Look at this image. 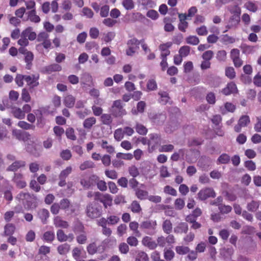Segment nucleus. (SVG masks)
Returning a JSON list of instances; mask_svg holds the SVG:
<instances>
[{
  "instance_id": "obj_1",
  "label": "nucleus",
  "mask_w": 261,
  "mask_h": 261,
  "mask_svg": "<svg viewBox=\"0 0 261 261\" xmlns=\"http://www.w3.org/2000/svg\"><path fill=\"white\" fill-rule=\"evenodd\" d=\"M16 199L21 201L24 206L28 210L35 208L37 206L36 197L29 193L20 192L17 194Z\"/></svg>"
},
{
  "instance_id": "obj_2",
  "label": "nucleus",
  "mask_w": 261,
  "mask_h": 261,
  "mask_svg": "<svg viewBox=\"0 0 261 261\" xmlns=\"http://www.w3.org/2000/svg\"><path fill=\"white\" fill-rule=\"evenodd\" d=\"M156 221L154 220H146L140 222V229L145 233L153 235L156 232Z\"/></svg>"
},
{
  "instance_id": "obj_3",
  "label": "nucleus",
  "mask_w": 261,
  "mask_h": 261,
  "mask_svg": "<svg viewBox=\"0 0 261 261\" xmlns=\"http://www.w3.org/2000/svg\"><path fill=\"white\" fill-rule=\"evenodd\" d=\"M86 214L88 217L91 219H95L99 217L102 214V208L95 202H90L86 206Z\"/></svg>"
},
{
  "instance_id": "obj_4",
  "label": "nucleus",
  "mask_w": 261,
  "mask_h": 261,
  "mask_svg": "<svg viewBox=\"0 0 261 261\" xmlns=\"http://www.w3.org/2000/svg\"><path fill=\"white\" fill-rule=\"evenodd\" d=\"M109 111L111 114L115 117H122L126 114V111L123 109L122 101L120 100L114 101Z\"/></svg>"
},
{
  "instance_id": "obj_5",
  "label": "nucleus",
  "mask_w": 261,
  "mask_h": 261,
  "mask_svg": "<svg viewBox=\"0 0 261 261\" xmlns=\"http://www.w3.org/2000/svg\"><path fill=\"white\" fill-rule=\"evenodd\" d=\"M216 196V193L212 188H205L200 190L197 194L198 198L201 201L205 200L208 198H214Z\"/></svg>"
},
{
  "instance_id": "obj_6",
  "label": "nucleus",
  "mask_w": 261,
  "mask_h": 261,
  "mask_svg": "<svg viewBox=\"0 0 261 261\" xmlns=\"http://www.w3.org/2000/svg\"><path fill=\"white\" fill-rule=\"evenodd\" d=\"M39 74H32L30 75H24V81L27 82V85L29 86L30 90H31L33 88L39 85Z\"/></svg>"
},
{
  "instance_id": "obj_7",
  "label": "nucleus",
  "mask_w": 261,
  "mask_h": 261,
  "mask_svg": "<svg viewBox=\"0 0 261 261\" xmlns=\"http://www.w3.org/2000/svg\"><path fill=\"white\" fill-rule=\"evenodd\" d=\"M97 180L98 176L92 175L89 177L81 179L80 183L84 188L88 189L94 186Z\"/></svg>"
},
{
  "instance_id": "obj_8",
  "label": "nucleus",
  "mask_w": 261,
  "mask_h": 261,
  "mask_svg": "<svg viewBox=\"0 0 261 261\" xmlns=\"http://www.w3.org/2000/svg\"><path fill=\"white\" fill-rule=\"evenodd\" d=\"M250 122V118L247 115L242 116L239 121L238 124L234 127V130L237 133L241 131L242 127L246 126Z\"/></svg>"
},
{
  "instance_id": "obj_9",
  "label": "nucleus",
  "mask_w": 261,
  "mask_h": 261,
  "mask_svg": "<svg viewBox=\"0 0 261 261\" xmlns=\"http://www.w3.org/2000/svg\"><path fill=\"white\" fill-rule=\"evenodd\" d=\"M149 118L156 125H162L166 119V116L165 114H152L149 116Z\"/></svg>"
},
{
  "instance_id": "obj_10",
  "label": "nucleus",
  "mask_w": 261,
  "mask_h": 261,
  "mask_svg": "<svg viewBox=\"0 0 261 261\" xmlns=\"http://www.w3.org/2000/svg\"><path fill=\"white\" fill-rule=\"evenodd\" d=\"M62 66L57 64L53 63L44 67L42 72L46 74H50L53 72H58L62 70Z\"/></svg>"
},
{
  "instance_id": "obj_11",
  "label": "nucleus",
  "mask_w": 261,
  "mask_h": 261,
  "mask_svg": "<svg viewBox=\"0 0 261 261\" xmlns=\"http://www.w3.org/2000/svg\"><path fill=\"white\" fill-rule=\"evenodd\" d=\"M12 181L15 184L16 187L19 189H23L27 186V183L23 179V176L21 173H14Z\"/></svg>"
},
{
  "instance_id": "obj_12",
  "label": "nucleus",
  "mask_w": 261,
  "mask_h": 261,
  "mask_svg": "<svg viewBox=\"0 0 261 261\" xmlns=\"http://www.w3.org/2000/svg\"><path fill=\"white\" fill-rule=\"evenodd\" d=\"M25 165L26 163L24 161H15L13 163H12L7 167L6 171L15 172L19 169L25 167Z\"/></svg>"
},
{
  "instance_id": "obj_13",
  "label": "nucleus",
  "mask_w": 261,
  "mask_h": 261,
  "mask_svg": "<svg viewBox=\"0 0 261 261\" xmlns=\"http://www.w3.org/2000/svg\"><path fill=\"white\" fill-rule=\"evenodd\" d=\"M237 91L236 85L233 82H230L228 83L227 86L223 89L222 93L225 95H228L232 93H237Z\"/></svg>"
},
{
  "instance_id": "obj_14",
  "label": "nucleus",
  "mask_w": 261,
  "mask_h": 261,
  "mask_svg": "<svg viewBox=\"0 0 261 261\" xmlns=\"http://www.w3.org/2000/svg\"><path fill=\"white\" fill-rule=\"evenodd\" d=\"M188 229L189 226L187 223L180 222L174 228V232L177 234L187 233Z\"/></svg>"
},
{
  "instance_id": "obj_15",
  "label": "nucleus",
  "mask_w": 261,
  "mask_h": 261,
  "mask_svg": "<svg viewBox=\"0 0 261 261\" xmlns=\"http://www.w3.org/2000/svg\"><path fill=\"white\" fill-rule=\"evenodd\" d=\"M37 215L43 224H46L47 219L49 217V211L45 208H42L38 210Z\"/></svg>"
},
{
  "instance_id": "obj_16",
  "label": "nucleus",
  "mask_w": 261,
  "mask_h": 261,
  "mask_svg": "<svg viewBox=\"0 0 261 261\" xmlns=\"http://www.w3.org/2000/svg\"><path fill=\"white\" fill-rule=\"evenodd\" d=\"M142 244L149 248L150 249H154L157 247L156 243L149 237L146 236L144 237L142 240Z\"/></svg>"
},
{
  "instance_id": "obj_17",
  "label": "nucleus",
  "mask_w": 261,
  "mask_h": 261,
  "mask_svg": "<svg viewBox=\"0 0 261 261\" xmlns=\"http://www.w3.org/2000/svg\"><path fill=\"white\" fill-rule=\"evenodd\" d=\"M97 144L100 145L102 148L106 150L107 152L111 154L115 152V148L111 145H109L108 142L105 140H99L97 142Z\"/></svg>"
},
{
  "instance_id": "obj_18",
  "label": "nucleus",
  "mask_w": 261,
  "mask_h": 261,
  "mask_svg": "<svg viewBox=\"0 0 261 261\" xmlns=\"http://www.w3.org/2000/svg\"><path fill=\"white\" fill-rule=\"evenodd\" d=\"M54 224L56 227L67 228L69 226L68 222L63 220L60 217L56 216L54 219Z\"/></svg>"
},
{
  "instance_id": "obj_19",
  "label": "nucleus",
  "mask_w": 261,
  "mask_h": 261,
  "mask_svg": "<svg viewBox=\"0 0 261 261\" xmlns=\"http://www.w3.org/2000/svg\"><path fill=\"white\" fill-rule=\"evenodd\" d=\"M100 121L102 124L110 126L113 122V118L110 114H103L100 116Z\"/></svg>"
},
{
  "instance_id": "obj_20",
  "label": "nucleus",
  "mask_w": 261,
  "mask_h": 261,
  "mask_svg": "<svg viewBox=\"0 0 261 261\" xmlns=\"http://www.w3.org/2000/svg\"><path fill=\"white\" fill-rule=\"evenodd\" d=\"M75 98L71 95H67L64 97V104L68 108H73L75 105Z\"/></svg>"
},
{
  "instance_id": "obj_21",
  "label": "nucleus",
  "mask_w": 261,
  "mask_h": 261,
  "mask_svg": "<svg viewBox=\"0 0 261 261\" xmlns=\"http://www.w3.org/2000/svg\"><path fill=\"white\" fill-rule=\"evenodd\" d=\"M161 136L158 134H151L149 135V140L148 144L151 145L153 144V146L161 143Z\"/></svg>"
},
{
  "instance_id": "obj_22",
  "label": "nucleus",
  "mask_w": 261,
  "mask_h": 261,
  "mask_svg": "<svg viewBox=\"0 0 261 261\" xmlns=\"http://www.w3.org/2000/svg\"><path fill=\"white\" fill-rule=\"evenodd\" d=\"M96 122V119L95 117H89L84 121L83 127L86 129H90Z\"/></svg>"
},
{
  "instance_id": "obj_23",
  "label": "nucleus",
  "mask_w": 261,
  "mask_h": 261,
  "mask_svg": "<svg viewBox=\"0 0 261 261\" xmlns=\"http://www.w3.org/2000/svg\"><path fill=\"white\" fill-rule=\"evenodd\" d=\"M158 94L160 96V98L159 99L160 103L162 105H166L168 103H170V98L167 92L161 91L159 92Z\"/></svg>"
},
{
  "instance_id": "obj_24",
  "label": "nucleus",
  "mask_w": 261,
  "mask_h": 261,
  "mask_svg": "<svg viewBox=\"0 0 261 261\" xmlns=\"http://www.w3.org/2000/svg\"><path fill=\"white\" fill-rule=\"evenodd\" d=\"M16 227L14 224L8 223L4 226V235L6 236H12L15 232Z\"/></svg>"
},
{
  "instance_id": "obj_25",
  "label": "nucleus",
  "mask_w": 261,
  "mask_h": 261,
  "mask_svg": "<svg viewBox=\"0 0 261 261\" xmlns=\"http://www.w3.org/2000/svg\"><path fill=\"white\" fill-rule=\"evenodd\" d=\"M23 36H27L30 40H34L36 38V34L33 31V29L31 27H28L22 31Z\"/></svg>"
},
{
  "instance_id": "obj_26",
  "label": "nucleus",
  "mask_w": 261,
  "mask_h": 261,
  "mask_svg": "<svg viewBox=\"0 0 261 261\" xmlns=\"http://www.w3.org/2000/svg\"><path fill=\"white\" fill-rule=\"evenodd\" d=\"M227 9L231 15L240 16L241 15V9L237 5H229L227 7Z\"/></svg>"
},
{
  "instance_id": "obj_27",
  "label": "nucleus",
  "mask_w": 261,
  "mask_h": 261,
  "mask_svg": "<svg viewBox=\"0 0 261 261\" xmlns=\"http://www.w3.org/2000/svg\"><path fill=\"white\" fill-rule=\"evenodd\" d=\"M236 110V106L232 103L227 102L224 104V108H220V112L222 114H225L226 112H233Z\"/></svg>"
},
{
  "instance_id": "obj_28",
  "label": "nucleus",
  "mask_w": 261,
  "mask_h": 261,
  "mask_svg": "<svg viewBox=\"0 0 261 261\" xmlns=\"http://www.w3.org/2000/svg\"><path fill=\"white\" fill-rule=\"evenodd\" d=\"M260 203L258 201L252 200L248 202L247 205V209L251 212H256L259 208Z\"/></svg>"
},
{
  "instance_id": "obj_29",
  "label": "nucleus",
  "mask_w": 261,
  "mask_h": 261,
  "mask_svg": "<svg viewBox=\"0 0 261 261\" xmlns=\"http://www.w3.org/2000/svg\"><path fill=\"white\" fill-rule=\"evenodd\" d=\"M12 113L13 114V116L17 119H22L25 117V113L20 108H12Z\"/></svg>"
},
{
  "instance_id": "obj_30",
  "label": "nucleus",
  "mask_w": 261,
  "mask_h": 261,
  "mask_svg": "<svg viewBox=\"0 0 261 261\" xmlns=\"http://www.w3.org/2000/svg\"><path fill=\"white\" fill-rule=\"evenodd\" d=\"M34 59V55L32 52L30 51L24 56V61L26 63V68L30 69L32 65V62Z\"/></svg>"
},
{
  "instance_id": "obj_31",
  "label": "nucleus",
  "mask_w": 261,
  "mask_h": 261,
  "mask_svg": "<svg viewBox=\"0 0 261 261\" xmlns=\"http://www.w3.org/2000/svg\"><path fill=\"white\" fill-rule=\"evenodd\" d=\"M162 227L164 232L169 234L172 229V224L170 220H165L163 223Z\"/></svg>"
},
{
  "instance_id": "obj_32",
  "label": "nucleus",
  "mask_w": 261,
  "mask_h": 261,
  "mask_svg": "<svg viewBox=\"0 0 261 261\" xmlns=\"http://www.w3.org/2000/svg\"><path fill=\"white\" fill-rule=\"evenodd\" d=\"M70 248V247L69 244L65 243L59 245L58 247L57 250L60 254L65 255L69 252Z\"/></svg>"
},
{
  "instance_id": "obj_33",
  "label": "nucleus",
  "mask_w": 261,
  "mask_h": 261,
  "mask_svg": "<svg viewBox=\"0 0 261 261\" xmlns=\"http://www.w3.org/2000/svg\"><path fill=\"white\" fill-rule=\"evenodd\" d=\"M42 239L47 243H51L55 239V233L53 231H47L44 233Z\"/></svg>"
},
{
  "instance_id": "obj_34",
  "label": "nucleus",
  "mask_w": 261,
  "mask_h": 261,
  "mask_svg": "<svg viewBox=\"0 0 261 261\" xmlns=\"http://www.w3.org/2000/svg\"><path fill=\"white\" fill-rule=\"evenodd\" d=\"M113 198L111 195L109 194H105L102 195V198L100 199V202L103 203L105 208H107L106 203H108V205H112Z\"/></svg>"
},
{
  "instance_id": "obj_35",
  "label": "nucleus",
  "mask_w": 261,
  "mask_h": 261,
  "mask_svg": "<svg viewBox=\"0 0 261 261\" xmlns=\"http://www.w3.org/2000/svg\"><path fill=\"white\" fill-rule=\"evenodd\" d=\"M138 2L146 9L152 8L155 6V3L152 0H138Z\"/></svg>"
},
{
  "instance_id": "obj_36",
  "label": "nucleus",
  "mask_w": 261,
  "mask_h": 261,
  "mask_svg": "<svg viewBox=\"0 0 261 261\" xmlns=\"http://www.w3.org/2000/svg\"><path fill=\"white\" fill-rule=\"evenodd\" d=\"M59 204L60 208L63 210H67L69 208L71 205L70 201L67 198L61 199Z\"/></svg>"
},
{
  "instance_id": "obj_37",
  "label": "nucleus",
  "mask_w": 261,
  "mask_h": 261,
  "mask_svg": "<svg viewBox=\"0 0 261 261\" xmlns=\"http://www.w3.org/2000/svg\"><path fill=\"white\" fill-rule=\"evenodd\" d=\"M91 111L87 108H84L82 110H78L76 112V114L80 119H84L85 117L90 115Z\"/></svg>"
},
{
  "instance_id": "obj_38",
  "label": "nucleus",
  "mask_w": 261,
  "mask_h": 261,
  "mask_svg": "<svg viewBox=\"0 0 261 261\" xmlns=\"http://www.w3.org/2000/svg\"><path fill=\"white\" fill-rule=\"evenodd\" d=\"M135 261H149V258L145 252L139 251L136 254Z\"/></svg>"
},
{
  "instance_id": "obj_39",
  "label": "nucleus",
  "mask_w": 261,
  "mask_h": 261,
  "mask_svg": "<svg viewBox=\"0 0 261 261\" xmlns=\"http://www.w3.org/2000/svg\"><path fill=\"white\" fill-rule=\"evenodd\" d=\"M139 225L140 224L136 221L131 222L129 225L130 229L133 230L136 236L138 237L141 236V233L138 229Z\"/></svg>"
},
{
  "instance_id": "obj_40",
  "label": "nucleus",
  "mask_w": 261,
  "mask_h": 261,
  "mask_svg": "<svg viewBox=\"0 0 261 261\" xmlns=\"http://www.w3.org/2000/svg\"><path fill=\"white\" fill-rule=\"evenodd\" d=\"M174 146L172 144H165L161 145L159 148V151L160 152H170L173 151Z\"/></svg>"
},
{
  "instance_id": "obj_41",
  "label": "nucleus",
  "mask_w": 261,
  "mask_h": 261,
  "mask_svg": "<svg viewBox=\"0 0 261 261\" xmlns=\"http://www.w3.org/2000/svg\"><path fill=\"white\" fill-rule=\"evenodd\" d=\"M221 41L223 43L228 44L234 43L235 39L232 37L228 36L227 34H225L221 36Z\"/></svg>"
},
{
  "instance_id": "obj_42",
  "label": "nucleus",
  "mask_w": 261,
  "mask_h": 261,
  "mask_svg": "<svg viewBox=\"0 0 261 261\" xmlns=\"http://www.w3.org/2000/svg\"><path fill=\"white\" fill-rule=\"evenodd\" d=\"M17 125L19 127L23 128L24 129H25V130H29V129L34 130L35 127V125L30 124L24 121H19L17 124Z\"/></svg>"
},
{
  "instance_id": "obj_43",
  "label": "nucleus",
  "mask_w": 261,
  "mask_h": 261,
  "mask_svg": "<svg viewBox=\"0 0 261 261\" xmlns=\"http://www.w3.org/2000/svg\"><path fill=\"white\" fill-rule=\"evenodd\" d=\"M130 208L131 211L134 213H139L142 211V208L139 203L136 200L132 202L130 206Z\"/></svg>"
},
{
  "instance_id": "obj_44",
  "label": "nucleus",
  "mask_w": 261,
  "mask_h": 261,
  "mask_svg": "<svg viewBox=\"0 0 261 261\" xmlns=\"http://www.w3.org/2000/svg\"><path fill=\"white\" fill-rule=\"evenodd\" d=\"M186 42L191 45H196L199 43V38L196 36H189L186 39Z\"/></svg>"
},
{
  "instance_id": "obj_45",
  "label": "nucleus",
  "mask_w": 261,
  "mask_h": 261,
  "mask_svg": "<svg viewBox=\"0 0 261 261\" xmlns=\"http://www.w3.org/2000/svg\"><path fill=\"white\" fill-rule=\"evenodd\" d=\"M124 132L122 128H118L116 129L114 133V137L117 141H121L124 137Z\"/></svg>"
},
{
  "instance_id": "obj_46",
  "label": "nucleus",
  "mask_w": 261,
  "mask_h": 261,
  "mask_svg": "<svg viewBox=\"0 0 261 261\" xmlns=\"http://www.w3.org/2000/svg\"><path fill=\"white\" fill-rule=\"evenodd\" d=\"M190 49L191 47L190 46L185 45L180 48L178 52L180 56L184 58L189 55Z\"/></svg>"
},
{
  "instance_id": "obj_47",
  "label": "nucleus",
  "mask_w": 261,
  "mask_h": 261,
  "mask_svg": "<svg viewBox=\"0 0 261 261\" xmlns=\"http://www.w3.org/2000/svg\"><path fill=\"white\" fill-rule=\"evenodd\" d=\"M148 192L141 189H137L136 191V195L138 198L140 200H143L147 198L148 196Z\"/></svg>"
},
{
  "instance_id": "obj_48",
  "label": "nucleus",
  "mask_w": 261,
  "mask_h": 261,
  "mask_svg": "<svg viewBox=\"0 0 261 261\" xmlns=\"http://www.w3.org/2000/svg\"><path fill=\"white\" fill-rule=\"evenodd\" d=\"M122 5L127 10H132L135 7V4L133 0H123Z\"/></svg>"
},
{
  "instance_id": "obj_49",
  "label": "nucleus",
  "mask_w": 261,
  "mask_h": 261,
  "mask_svg": "<svg viewBox=\"0 0 261 261\" xmlns=\"http://www.w3.org/2000/svg\"><path fill=\"white\" fill-rule=\"evenodd\" d=\"M28 17L30 20L36 23L39 22L40 21V17L36 15L35 11L34 10H32L29 12Z\"/></svg>"
},
{
  "instance_id": "obj_50",
  "label": "nucleus",
  "mask_w": 261,
  "mask_h": 261,
  "mask_svg": "<svg viewBox=\"0 0 261 261\" xmlns=\"http://www.w3.org/2000/svg\"><path fill=\"white\" fill-rule=\"evenodd\" d=\"M225 75L230 79L236 77V72L232 67H228L225 68Z\"/></svg>"
},
{
  "instance_id": "obj_51",
  "label": "nucleus",
  "mask_w": 261,
  "mask_h": 261,
  "mask_svg": "<svg viewBox=\"0 0 261 261\" xmlns=\"http://www.w3.org/2000/svg\"><path fill=\"white\" fill-rule=\"evenodd\" d=\"M230 156L226 153L222 154L218 159L217 161L220 164H225L229 162Z\"/></svg>"
},
{
  "instance_id": "obj_52",
  "label": "nucleus",
  "mask_w": 261,
  "mask_h": 261,
  "mask_svg": "<svg viewBox=\"0 0 261 261\" xmlns=\"http://www.w3.org/2000/svg\"><path fill=\"white\" fill-rule=\"evenodd\" d=\"M95 165L94 163L91 161H86L83 163L81 164L80 168L81 170H85L88 168H94Z\"/></svg>"
},
{
  "instance_id": "obj_53",
  "label": "nucleus",
  "mask_w": 261,
  "mask_h": 261,
  "mask_svg": "<svg viewBox=\"0 0 261 261\" xmlns=\"http://www.w3.org/2000/svg\"><path fill=\"white\" fill-rule=\"evenodd\" d=\"M227 53L224 50H221L217 52L216 58L220 62H225L226 59Z\"/></svg>"
},
{
  "instance_id": "obj_54",
  "label": "nucleus",
  "mask_w": 261,
  "mask_h": 261,
  "mask_svg": "<svg viewBox=\"0 0 261 261\" xmlns=\"http://www.w3.org/2000/svg\"><path fill=\"white\" fill-rule=\"evenodd\" d=\"M137 132L142 135H146L147 133V129L142 124L137 123L136 126Z\"/></svg>"
},
{
  "instance_id": "obj_55",
  "label": "nucleus",
  "mask_w": 261,
  "mask_h": 261,
  "mask_svg": "<svg viewBox=\"0 0 261 261\" xmlns=\"http://www.w3.org/2000/svg\"><path fill=\"white\" fill-rule=\"evenodd\" d=\"M21 99L25 102H28L31 100V96L28 90L26 88H23L21 92Z\"/></svg>"
},
{
  "instance_id": "obj_56",
  "label": "nucleus",
  "mask_w": 261,
  "mask_h": 261,
  "mask_svg": "<svg viewBox=\"0 0 261 261\" xmlns=\"http://www.w3.org/2000/svg\"><path fill=\"white\" fill-rule=\"evenodd\" d=\"M116 158L117 159H121L125 160H130L133 158V155L132 153H123L118 152L116 154Z\"/></svg>"
},
{
  "instance_id": "obj_57",
  "label": "nucleus",
  "mask_w": 261,
  "mask_h": 261,
  "mask_svg": "<svg viewBox=\"0 0 261 261\" xmlns=\"http://www.w3.org/2000/svg\"><path fill=\"white\" fill-rule=\"evenodd\" d=\"M93 115L95 116H99L102 115L103 109L100 107L93 105L91 107Z\"/></svg>"
},
{
  "instance_id": "obj_58",
  "label": "nucleus",
  "mask_w": 261,
  "mask_h": 261,
  "mask_svg": "<svg viewBox=\"0 0 261 261\" xmlns=\"http://www.w3.org/2000/svg\"><path fill=\"white\" fill-rule=\"evenodd\" d=\"M164 256L167 260L170 261L174 256V252L171 249H165Z\"/></svg>"
},
{
  "instance_id": "obj_59",
  "label": "nucleus",
  "mask_w": 261,
  "mask_h": 261,
  "mask_svg": "<svg viewBox=\"0 0 261 261\" xmlns=\"http://www.w3.org/2000/svg\"><path fill=\"white\" fill-rule=\"evenodd\" d=\"M87 250L89 254L93 255L96 253L97 248L95 243H92L90 244L87 247Z\"/></svg>"
},
{
  "instance_id": "obj_60",
  "label": "nucleus",
  "mask_w": 261,
  "mask_h": 261,
  "mask_svg": "<svg viewBox=\"0 0 261 261\" xmlns=\"http://www.w3.org/2000/svg\"><path fill=\"white\" fill-rule=\"evenodd\" d=\"M92 81V76L88 73H84L81 77V85H86L87 83Z\"/></svg>"
},
{
  "instance_id": "obj_61",
  "label": "nucleus",
  "mask_w": 261,
  "mask_h": 261,
  "mask_svg": "<svg viewBox=\"0 0 261 261\" xmlns=\"http://www.w3.org/2000/svg\"><path fill=\"white\" fill-rule=\"evenodd\" d=\"M29 41L27 36H23V32L20 34V38L18 41V44L21 46H27L29 45Z\"/></svg>"
},
{
  "instance_id": "obj_62",
  "label": "nucleus",
  "mask_w": 261,
  "mask_h": 261,
  "mask_svg": "<svg viewBox=\"0 0 261 261\" xmlns=\"http://www.w3.org/2000/svg\"><path fill=\"white\" fill-rule=\"evenodd\" d=\"M105 173L108 177L112 179H115L118 177V174L114 170H106Z\"/></svg>"
},
{
  "instance_id": "obj_63",
  "label": "nucleus",
  "mask_w": 261,
  "mask_h": 261,
  "mask_svg": "<svg viewBox=\"0 0 261 261\" xmlns=\"http://www.w3.org/2000/svg\"><path fill=\"white\" fill-rule=\"evenodd\" d=\"M128 172L133 177H136L139 174V170L135 165H132L128 168Z\"/></svg>"
},
{
  "instance_id": "obj_64",
  "label": "nucleus",
  "mask_w": 261,
  "mask_h": 261,
  "mask_svg": "<svg viewBox=\"0 0 261 261\" xmlns=\"http://www.w3.org/2000/svg\"><path fill=\"white\" fill-rule=\"evenodd\" d=\"M57 239L60 242H64L67 240V236L64 233V231L61 229H59L57 231Z\"/></svg>"
}]
</instances>
